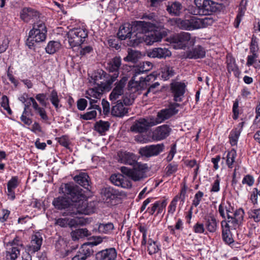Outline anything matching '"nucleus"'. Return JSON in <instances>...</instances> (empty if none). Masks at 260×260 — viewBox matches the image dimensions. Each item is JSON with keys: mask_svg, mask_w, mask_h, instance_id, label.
I'll list each match as a JSON object with an SVG mask.
<instances>
[{"mask_svg": "<svg viewBox=\"0 0 260 260\" xmlns=\"http://www.w3.org/2000/svg\"><path fill=\"white\" fill-rule=\"evenodd\" d=\"M64 197L54 199L52 204L55 208L66 210L64 215L74 216L78 214H90L94 211L93 203L85 199L83 190L74 183L64 184L61 188Z\"/></svg>", "mask_w": 260, "mask_h": 260, "instance_id": "f257e3e1", "label": "nucleus"}, {"mask_svg": "<svg viewBox=\"0 0 260 260\" xmlns=\"http://www.w3.org/2000/svg\"><path fill=\"white\" fill-rule=\"evenodd\" d=\"M47 30L44 22L39 20L33 24L32 28L29 32L28 38L26 44L29 48L32 49L35 43H41L45 41Z\"/></svg>", "mask_w": 260, "mask_h": 260, "instance_id": "f03ea898", "label": "nucleus"}, {"mask_svg": "<svg viewBox=\"0 0 260 260\" xmlns=\"http://www.w3.org/2000/svg\"><path fill=\"white\" fill-rule=\"evenodd\" d=\"M138 31L137 36L132 38V43L131 45L133 47L137 46L140 44L145 42L147 45H151L154 42H158L161 40L162 37L159 32L149 31L143 32L141 29Z\"/></svg>", "mask_w": 260, "mask_h": 260, "instance_id": "7ed1b4c3", "label": "nucleus"}, {"mask_svg": "<svg viewBox=\"0 0 260 260\" xmlns=\"http://www.w3.org/2000/svg\"><path fill=\"white\" fill-rule=\"evenodd\" d=\"M153 65L151 62L144 61L140 62L138 66L135 67L132 71L133 76L132 80L128 84V90L132 92L139 91L140 86L138 81L135 82L136 77L142 74L146 73L151 70Z\"/></svg>", "mask_w": 260, "mask_h": 260, "instance_id": "20e7f679", "label": "nucleus"}, {"mask_svg": "<svg viewBox=\"0 0 260 260\" xmlns=\"http://www.w3.org/2000/svg\"><path fill=\"white\" fill-rule=\"evenodd\" d=\"M69 47L73 48L82 44L88 37V30L85 28H74L67 34Z\"/></svg>", "mask_w": 260, "mask_h": 260, "instance_id": "39448f33", "label": "nucleus"}, {"mask_svg": "<svg viewBox=\"0 0 260 260\" xmlns=\"http://www.w3.org/2000/svg\"><path fill=\"white\" fill-rule=\"evenodd\" d=\"M244 211L242 208L236 210L233 218H224L221 222L222 231H230V229L236 230L243 223Z\"/></svg>", "mask_w": 260, "mask_h": 260, "instance_id": "423d86ee", "label": "nucleus"}, {"mask_svg": "<svg viewBox=\"0 0 260 260\" xmlns=\"http://www.w3.org/2000/svg\"><path fill=\"white\" fill-rule=\"evenodd\" d=\"M121 65V60L119 56H115L107 63V70L112 74L109 75L110 79L107 80L105 84L103 86L104 89L111 87L113 83L117 79Z\"/></svg>", "mask_w": 260, "mask_h": 260, "instance_id": "0eeeda50", "label": "nucleus"}, {"mask_svg": "<svg viewBox=\"0 0 260 260\" xmlns=\"http://www.w3.org/2000/svg\"><path fill=\"white\" fill-rule=\"evenodd\" d=\"M142 18L151 20L152 22L138 21L134 22L137 30L141 29L143 32L152 31L157 27V16L153 13L145 14Z\"/></svg>", "mask_w": 260, "mask_h": 260, "instance_id": "6e6552de", "label": "nucleus"}, {"mask_svg": "<svg viewBox=\"0 0 260 260\" xmlns=\"http://www.w3.org/2000/svg\"><path fill=\"white\" fill-rule=\"evenodd\" d=\"M180 106L179 104L174 103L170 104L168 108L158 111L155 119L153 121V125L160 123L176 114L179 111L177 108Z\"/></svg>", "mask_w": 260, "mask_h": 260, "instance_id": "1a4fd4ad", "label": "nucleus"}, {"mask_svg": "<svg viewBox=\"0 0 260 260\" xmlns=\"http://www.w3.org/2000/svg\"><path fill=\"white\" fill-rule=\"evenodd\" d=\"M197 9L194 11L195 15H207L215 11V4H218L211 0H194Z\"/></svg>", "mask_w": 260, "mask_h": 260, "instance_id": "9d476101", "label": "nucleus"}, {"mask_svg": "<svg viewBox=\"0 0 260 260\" xmlns=\"http://www.w3.org/2000/svg\"><path fill=\"white\" fill-rule=\"evenodd\" d=\"M171 40L172 42L174 44V48L180 49H185L189 41L192 45H193L195 42L194 39H191L190 34L185 32L176 34Z\"/></svg>", "mask_w": 260, "mask_h": 260, "instance_id": "9b49d317", "label": "nucleus"}, {"mask_svg": "<svg viewBox=\"0 0 260 260\" xmlns=\"http://www.w3.org/2000/svg\"><path fill=\"white\" fill-rule=\"evenodd\" d=\"M133 26L129 23H125L120 26L117 35L121 40L128 39V45L133 47V45H131L132 43L131 41L132 38L137 36L138 32H135L134 30L133 31Z\"/></svg>", "mask_w": 260, "mask_h": 260, "instance_id": "f8f14e48", "label": "nucleus"}, {"mask_svg": "<svg viewBox=\"0 0 260 260\" xmlns=\"http://www.w3.org/2000/svg\"><path fill=\"white\" fill-rule=\"evenodd\" d=\"M164 149L165 145L163 143L150 145L141 148L139 153L142 156L150 157L158 155L164 151Z\"/></svg>", "mask_w": 260, "mask_h": 260, "instance_id": "ddd939ff", "label": "nucleus"}, {"mask_svg": "<svg viewBox=\"0 0 260 260\" xmlns=\"http://www.w3.org/2000/svg\"><path fill=\"white\" fill-rule=\"evenodd\" d=\"M206 56L205 49L201 45H197L184 52L182 55L185 59H201Z\"/></svg>", "mask_w": 260, "mask_h": 260, "instance_id": "4468645a", "label": "nucleus"}, {"mask_svg": "<svg viewBox=\"0 0 260 260\" xmlns=\"http://www.w3.org/2000/svg\"><path fill=\"white\" fill-rule=\"evenodd\" d=\"M201 19L196 16H192L190 19L180 20L178 22L179 27L182 29L191 30L202 27Z\"/></svg>", "mask_w": 260, "mask_h": 260, "instance_id": "2eb2a0df", "label": "nucleus"}, {"mask_svg": "<svg viewBox=\"0 0 260 260\" xmlns=\"http://www.w3.org/2000/svg\"><path fill=\"white\" fill-rule=\"evenodd\" d=\"M148 171L146 164L137 163L134 166L131 178L135 181H140L147 177L146 172Z\"/></svg>", "mask_w": 260, "mask_h": 260, "instance_id": "dca6fc26", "label": "nucleus"}, {"mask_svg": "<svg viewBox=\"0 0 260 260\" xmlns=\"http://www.w3.org/2000/svg\"><path fill=\"white\" fill-rule=\"evenodd\" d=\"M12 247L6 252V260H15L20 254L19 247H22L23 244L18 237H16L11 242Z\"/></svg>", "mask_w": 260, "mask_h": 260, "instance_id": "f3484780", "label": "nucleus"}, {"mask_svg": "<svg viewBox=\"0 0 260 260\" xmlns=\"http://www.w3.org/2000/svg\"><path fill=\"white\" fill-rule=\"evenodd\" d=\"M127 78L123 77L122 79L115 84V87L113 88L109 95V99L112 102L117 101L120 96L123 94L124 88L127 81Z\"/></svg>", "mask_w": 260, "mask_h": 260, "instance_id": "a211bd4d", "label": "nucleus"}, {"mask_svg": "<svg viewBox=\"0 0 260 260\" xmlns=\"http://www.w3.org/2000/svg\"><path fill=\"white\" fill-rule=\"evenodd\" d=\"M235 212L234 207L229 201H222L218 206V212L222 219L233 218Z\"/></svg>", "mask_w": 260, "mask_h": 260, "instance_id": "6ab92c4d", "label": "nucleus"}, {"mask_svg": "<svg viewBox=\"0 0 260 260\" xmlns=\"http://www.w3.org/2000/svg\"><path fill=\"white\" fill-rule=\"evenodd\" d=\"M153 121L149 122L144 118L136 121L131 127V130L135 133H142L146 132L149 128L153 126Z\"/></svg>", "mask_w": 260, "mask_h": 260, "instance_id": "aec40b11", "label": "nucleus"}, {"mask_svg": "<svg viewBox=\"0 0 260 260\" xmlns=\"http://www.w3.org/2000/svg\"><path fill=\"white\" fill-rule=\"evenodd\" d=\"M171 128L166 124L157 127L152 132V138L156 141H160L168 137Z\"/></svg>", "mask_w": 260, "mask_h": 260, "instance_id": "412c9836", "label": "nucleus"}, {"mask_svg": "<svg viewBox=\"0 0 260 260\" xmlns=\"http://www.w3.org/2000/svg\"><path fill=\"white\" fill-rule=\"evenodd\" d=\"M185 87V84L181 82H175L171 84V89L175 102L182 101Z\"/></svg>", "mask_w": 260, "mask_h": 260, "instance_id": "4be33fe9", "label": "nucleus"}, {"mask_svg": "<svg viewBox=\"0 0 260 260\" xmlns=\"http://www.w3.org/2000/svg\"><path fill=\"white\" fill-rule=\"evenodd\" d=\"M167 205V202L165 200L157 201L152 204L151 207H149L147 208L146 212H148L150 215H152L156 211L155 216H157L163 212L165 210Z\"/></svg>", "mask_w": 260, "mask_h": 260, "instance_id": "5701e85b", "label": "nucleus"}, {"mask_svg": "<svg viewBox=\"0 0 260 260\" xmlns=\"http://www.w3.org/2000/svg\"><path fill=\"white\" fill-rule=\"evenodd\" d=\"M117 252L114 248L101 250L96 254L97 260H115Z\"/></svg>", "mask_w": 260, "mask_h": 260, "instance_id": "b1692460", "label": "nucleus"}, {"mask_svg": "<svg viewBox=\"0 0 260 260\" xmlns=\"http://www.w3.org/2000/svg\"><path fill=\"white\" fill-rule=\"evenodd\" d=\"M93 252L92 249L88 244H83L72 260H85Z\"/></svg>", "mask_w": 260, "mask_h": 260, "instance_id": "393cba45", "label": "nucleus"}, {"mask_svg": "<svg viewBox=\"0 0 260 260\" xmlns=\"http://www.w3.org/2000/svg\"><path fill=\"white\" fill-rule=\"evenodd\" d=\"M171 52L166 48H155L150 50L148 55L152 58H166L171 56Z\"/></svg>", "mask_w": 260, "mask_h": 260, "instance_id": "a878e982", "label": "nucleus"}, {"mask_svg": "<svg viewBox=\"0 0 260 260\" xmlns=\"http://www.w3.org/2000/svg\"><path fill=\"white\" fill-rule=\"evenodd\" d=\"M119 161L124 164L135 166L137 163V157L133 153L124 151L118 153Z\"/></svg>", "mask_w": 260, "mask_h": 260, "instance_id": "bb28decb", "label": "nucleus"}, {"mask_svg": "<svg viewBox=\"0 0 260 260\" xmlns=\"http://www.w3.org/2000/svg\"><path fill=\"white\" fill-rule=\"evenodd\" d=\"M42 237L40 232H37L31 236L29 251L31 252H36L39 251L42 244Z\"/></svg>", "mask_w": 260, "mask_h": 260, "instance_id": "cd10ccee", "label": "nucleus"}, {"mask_svg": "<svg viewBox=\"0 0 260 260\" xmlns=\"http://www.w3.org/2000/svg\"><path fill=\"white\" fill-rule=\"evenodd\" d=\"M205 226L207 231L211 233H215L218 228V220L213 215H209L204 218Z\"/></svg>", "mask_w": 260, "mask_h": 260, "instance_id": "c85d7f7f", "label": "nucleus"}, {"mask_svg": "<svg viewBox=\"0 0 260 260\" xmlns=\"http://www.w3.org/2000/svg\"><path fill=\"white\" fill-rule=\"evenodd\" d=\"M39 13L31 8L25 7L20 13V18L24 22H27L31 19L37 17Z\"/></svg>", "mask_w": 260, "mask_h": 260, "instance_id": "c756f323", "label": "nucleus"}, {"mask_svg": "<svg viewBox=\"0 0 260 260\" xmlns=\"http://www.w3.org/2000/svg\"><path fill=\"white\" fill-rule=\"evenodd\" d=\"M128 113V109L124 107L120 101L116 102V104L112 106L111 113L113 116L122 117Z\"/></svg>", "mask_w": 260, "mask_h": 260, "instance_id": "7c9ffc66", "label": "nucleus"}, {"mask_svg": "<svg viewBox=\"0 0 260 260\" xmlns=\"http://www.w3.org/2000/svg\"><path fill=\"white\" fill-rule=\"evenodd\" d=\"M110 180L115 185L120 186L122 188L127 187L129 184L124 177L119 174L111 175L110 177Z\"/></svg>", "mask_w": 260, "mask_h": 260, "instance_id": "2f4dec72", "label": "nucleus"}, {"mask_svg": "<svg viewBox=\"0 0 260 260\" xmlns=\"http://www.w3.org/2000/svg\"><path fill=\"white\" fill-rule=\"evenodd\" d=\"M29 100L31 101L32 107L36 111V113L40 115L42 120L47 121L49 119V118L45 109L43 107H40L37 102L35 101V99L32 97L29 98Z\"/></svg>", "mask_w": 260, "mask_h": 260, "instance_id": "473e14b6", "label": "nucleus"}, {"mask_svg": "<svg viewBox=\"0 0 260 260\" xmlns=\"http://www.w3.org/2000/svg\"><path fill=\"white\" fill-rule=\"evenodd\" d=\"M103 200H114L119 195L118 191L111 187H106L101 190Z\"/></svg>", "mask_w": 260, "mask_h": 260, "instance_id": "72a5a7b5", "label": "nucleus"}, {"mask_svg": "<svg viewBox=\"0 0 260 260\" xmlns=\"http://www.w3.org/2000/svg\"><path fill=\"white\" fill-rule=\"evenodd\" d=\"M89 178V177L86 173H82L79 175L75 176L74 180L78 184L89 190L90 187Z\"/></svg>", "mask_w": 260, "mask_h": 260, "instance_id": "f704fd0d", "label": "nucleus"}, {"mask_svg": "<svg viewBox=\"0 0 260 260\" xmlns=\"http://www.w3.org/2000/svg\"><path fill=\"white\" fill-rule=\"evenodd\" d=\"M182 5L179 2H173L169 3L167 10L172 15L178 16L180 13Z\"/></svg>", "mask_w": 260, "mask_h": 260, "instance_id": "c9c22d12", "label": "nucleus"}, {"mask_svg": "<svg viewBox=\"0 0 260 260\" xmlns=\"http://www.w3.org/2000/svg\"><path fill=\"white\" fill-rule=\"evenodd\" d=\"M71 235L72 239L75 241L79 239L80 238L88 237L90 235V233L86 228L78 229L75 231H72L71 233Z\"/></svg>", "mask_w": 260, "mask_h": 260, "instance_id": "e433bc0d", "label": "nucleus"}, {"mask_svg": "<svg viewBox=\"0 0 260 260\" xmlns=\"http://www.w3.org/2000/svg\"><path fill=\"white\" fill-rule=\"evenodd\" d=\"M110 123L108 121H105L102 120L95 122L94 124V130L101 135L108 131L110 127Z\"/></svg>", "mask_w": 260, "mask_h": 260, "instance_id": "4c0bfd02", "label": "nucleus"}, {"mask_svg": "<svg viewBox=\"0 0 260 260\" xmlns=\"http://www.w3.org/2000/svg\"><path fill=\"white\" fill-rule=\"evenodd\" d=\"M147 251L150 255L156 253L160 250V245L157 241L149 238L147 241Z\"/></svg>", "mask_w": 260, "mask_h": 260, "instance_id": "58836bf2", "label": "nucleus"}, {"mask_svg": "<svg viewBox=\"0 0 260 260\" xmlns=\"http://www.w3.org/2000/svg\"><path fill=\"white\" fill-rule=\"evenodd\" d=\"M61 47L60 42L55 41H49L45 48L47 53L53 54L56 52Z\"/></svg>", "mask_w": 260, "mask_h": 260, "instance_id": "ea45409f", "label": "nucleus"}, {"mask_svg": "<svg viewBox=\"0 0 260 260\" xmlns=\"http://www.w3.org/2000/svg\"><path fill=\"white\" fill-rule=\"evenodd\" d=\"M141 56V54L139 51L128 49L127 55L124 58V60L135 63L140 58Z\"/></svg>", "mask_w": 260, "mask_h": 260, "instance_id": "a19ab883", "label": "nucleus"}, {"mask_svg": "<svg viewBox=\"0 0 260 260\" xmlns=\"http://www.w3.org/2000/svg\"><path fill=\"white\" fill-rule=\"evenodd\" d=\"M174 74V71L173 68L169 66L165 65L161 68V77L165 80L169 79Z\"/></svg>", "mask_w": 260, "mask_h": 260, "instance_id": "79ce46f5", "label": "nucleus"}, {"mask_svg": "<svg viewBox=\"0 0 260 260\" xmlns=\"http://www.w3.org/2000/svg\"><path fill=\"white\" fill-rule=\"evenodd\" d=\"M49 100L51 104L54 106L56 111L61 107V105L60 104V100L58 98L57 92L56 90H53L50 95Z\"/></svg>", "mask_w": 260, "mask_h": 260, "instance_id": "37998d69", "label": "nucleus"}, {"mask_svg": "<svg viewBox=\"0 0 260 260\" xmlns=\"http://www.w3.org/2000/svg\"><path fill=\"white\" fill-rule=\"evenodd\" d=\"M114 228V225L112 222L100 223L98 225V231L100 233L109 234Z\"/></svg>", "mask_w": 260, "mask_h": 260, "instance_id": "c03bdc74", "label": "nucleus"}, {"mask_svg": "<svg viewBox=\"0 0 260 260\" xmlns=\"http://www.w3.org/2000/svg\"><path fill=\"white\" fill-rule=\"evenodd\" d=\"M237 156V152L235 149L229 151L226 155V163L229 168H233L235 159Z\"/></svg>", "mask_w": 260, "mask_h": 260, "instance_id": "a18cd8bd", "label": "nucleus"}, {"mask_svg": "<svg viewBox=\"0 0 260 260\" xmlns=\"http://www.w3.org/2000/svg\"><path fill=\"white\" fill-rule=\"evenodd\" d=\"M226 63L229 73H231V72H233L236 76L239 74L238 68L235 63L234 58H230L228 59Z\"/></svg>", "mask_w": 260, "mask_h": 260, "instance_id": "49530a36", "label": "nucleus"}, {"mask_svg": "<svg viewBox=\"0 0 260 260\" xmlns=\"http://www.w3.org/2000/svg\"><path fill=\"white\" fill-rule=\"evenodd\" d=\"M102 91L103 90L100 88L94 87L89 89L86 93L88 96L95 99H100L102 95Z\"/></svg>", "mask_w": 260, "mask_h": 260, "instance_id": "de8ad7c7", "label": "nucleus"}, {"mask_svg": "<svg viewBox=\"0 0 260 260\" xmlns=\"http://www.w3.org/2000/svg\"><path fill=\"white\" fill-rule=\"evenodd\" d=\"M240 132L238 129H233L229 135L230 143L232 146L236 145L237 143Z\"/></svg>", "mask_w": 260, "mask_h": 260, "instance_id": "09e8293b", "label": "nucleus"}, {"mask_svg": "<svg viewBox=\"0 0 260 260\" xmlns=\"http://www.w3.org/2000/svg\"><path fill=\"white\" fill-rule=\"evenodd\" d=\"M246 8L240 7L239 8L238 12L234 22V26L238 28L241 21L242 18L244 15Z\"/></svg>", "mask_w": 260, "mask_h": 260, "instance_id": "8fccbe9b", "label": "nucleus"}, {"mask_svg": "<svg viewBox=\"0 0 260 260\" xmlns=\"http://www.w3.org/2000/svg\"><path fill=\"white\" fill-rule=\"evenodd\" d=\"M86 97L89 100L90 107L88 108L87 110H89L90 109H96L101 114L102 113L101 108L99 105V103L97 104L99 99H92L91 98V97L88 96V95H86Z\"/></svg>", "mask_w": 260, "mask_h": 260, "instance_id": "3c124183", "label": "nucleus"}, {"mask_svg": "<svg viewBox=\"0 0 260 260\" xmlns=\"http://www.w3.org/2000/svg\"><path fill=\"white\" fill-rule=\"evenodd\" d=\"M96 110V109H90L84 114H81L80 115V118L85 120H91L95 118L97 115Z\"/></svg>", "mask_w": 260, "mask_h": 260, "instance_id": "603ef678", "label": "nucleus"}, {"mask_svg": "<svg viewBox=\"0 0 260 260\" xmlns=\"http://www.w3.org/2000/svg\"><path fill=\"white\" fill-rule=\"evenodd\" d=\"M249 217L252 218L254 221H260V208L251 209L248 212Z\"/></svg>", "mask_w": 260, "mask_h": 260, "instance_id": "864d4df0", "label": "nucleus"}, {"mask_svg": "<svg viewBox=\"0 0 260 260\" xmlns=\"http://www.w3.org/2000/svg\"><path fill=\"white\" fill-rule=\"evenodd\" d=\"M222 238L223 241L227 244H231L234 242L231 231H222Z\"/></svg>", "mask_w": 260, "mask_h": 260, "instance_id": "5fc2aeb1", "label": "nucleus"}, {"mask_svg": "<svg viewBox=\"0 0 260 260\" xmlns=\"http://www.w3.org/2000/svg\"><path fill=\"white\" fill-rule=\"evenodd\" d=\"M178 170V165L173 162L169 164L166 168V174L167 176H170L177 172Z\"/></svg>", "mask_w": 260, "mask_h": 260, "instance_id": "6e6d98bb", "label": "nucleus"}, {"mask_svg": "<svg viewBox=\"0 0 260 260\" xmlns=\"http://www.w3.org/2000/svg\"><path fill=\"white\" fill-rule=\"evenodd\" d=\"M18 185L17 177H12V178L8 182L7 189H15Z\"/></svg>", "mask_w": 260, "mask_h": 260, "instance_id": "4d7b16f0", "label": "nucleus"}, {"mask_svg": "<svg viewBox=\"0 0 260 260\" xmlns=\"http://www.w3.org/2000/svg\"><path fill=\"white\" fill-rule=\"evenodd\" d=\"M203 196L204 193L201 191H198L195 194L194 199L192 200V205L194 207H197L200 204Z\"/></svg>", "mask_w": 260, "mask_h": 260, "instance_id": "13d9d810", "label": "nucleus"}, {"mask_svg": "<svg viewBox=\"0 0 260 260\" xmlns=\"http://www.w3.org/2000/svg\"><path fill=\"white\" fill-rule=\"evenodd\" d=\"M193 231L196 234H203L205 231L204 224L200 222H197L193 226Z\"/></svg>", "mask_w": 260, "mask_h": 260, "instance_id": "bf43d9fd", "label": "nucleus"}, {"mask_svg": "<svg viewBox=\"0 0 260 260\" xmlns=\"http://www.w3.org/2000/svg\"><path fill=\"white\" fill-rule=\"evenodd\" d=\"M9 41L5 37L0 39V53L5 52L8 47Z\"/></svg>", "mask_w": 260, "mask_h": 260, "instance_id": "052dcab7", "label": "nucleus"}, {"mask_svg": "<svg viewBox=\"0 0 260 260\" xmlns=\"http://www.w3.org/2000/svg\"><path fill=\"white\" fill-rule=\"evenodd\" d=\"M220 179L219 176L217 175L216 176V179L214 180L213 183L212 185V187L211 188V192H216L219 191L220 190Z\"/></svg>", "mask_w": 260, "mask_h": 260, "instance_id": "680f3d73", "label": "nucleus"}, {"mask_svg": "<svg viewBox=\"0 0 260 260\" xmlns=\"http://www.w3.org/2000/svg\"><path fill=\"white\" fill-rule=\"evenodd\" d=\"M178 197L176 196L171 201L168 207V214H173L176 210L177 202L178 200Z\"/></svg>", "mask_w": 260, "mask_h": 260, "instance_id": "e2e57ef3", "label": "nucleus"}, {"mask_svg": "<svg viewBox=\"0 0 260 260\" xmlns=\"http://www.w3.org/2000/svg\"><path fill=\"white\" fill-rule=\"evenodd\" d=\"M242 183L243 184H246L249 186H252L254 183V179L252 176L247 175L243 178Z\"/></svg>", "mask_w": 260, "mask_h": 260, "instance_id": "0e129e2a", "label": "nucleus"}, {"mask_svg": "<svg viewBox=\"0 0 260 260\" xmlns=\"http://www.w3.org/2000/svg\"><path fill=\"white\" fill-rule=\"evenodd\" d=\"M250 194V200L251 203L254 205L256 204L257 203L258 189L256 187L253 188Z\"/></svg>", "mask_w": 260, "mask_h": 260, "instance_id": "69168bd1", "label": "nucleus"}, {"mask_svg": "<svg viewBox=\"0 0 260 260\" xmlns=\"http://www.w3.org/2000/svg\"><path fill=\"white\" fill-rule=\"evenodd\" d=\"M36 100L43 107L47 106V102H46V94L45 93H39L36 95Z\"/></svg>", "mask_w": 260, "mask_h": 260, "instance_id": "338daca9", "label": "nucleus"}, {"mask_svg": "<svg viewBox=\"0 0 260 260\" xmlns=\"http://www.w3.org/2000/svg\"><path fill=\"white\" fill-rule=\"evenodd\" d=\"M87 106V101L84 99H80L77 101V107L78 110L83 111Z\"/></svg>", "mask_w": 260, "mask_h": 260, "instance_id": "774afa93", "label": "nucleus"}]
</instances>
